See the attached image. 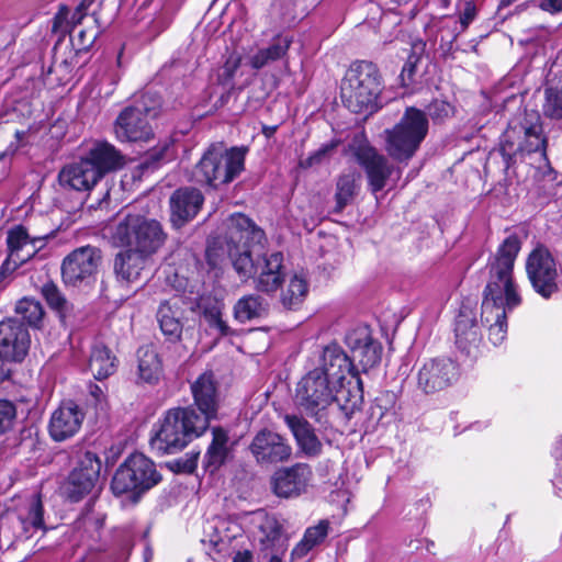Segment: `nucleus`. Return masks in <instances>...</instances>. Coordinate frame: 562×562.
<instances>
[{
  "label": "nucleus",
  "instance_id": "obj_12",
  "mask_svg": "<svg viewBox=\"0 0 562 562\" xmlns=\"http://www.w3.org/2000/svg\"><path fill=\"white\" fill-rule=\"evenodd\" d=\"M55 236V231L41 232L32 226L14 225L7 233V259L0 267V284L23 263L31 260Z\"/></svg>",
  "mask_w": 562,
  "mask_h": 562
},
{
  "label": "nucleus",
  "instance_id": "obj_21",
  "mask_svg": "<svg viewBox=\"0 0 562 562\" xmlns=\"http://www.w3.org/2000/svg\"><path fill=\"white\" fill-rule=\"evenodd\" d=\"M249 451L259 464L286 461L292 452L285 438L268 429H262L256 434L249 445Z\"/></svg>",
  "mask_w": 562,
  "mask_h": 562
},
{
  "label": "nucleus",
  "instance_id": "obj_48",
  "mask_svg": "<svg viewBox=\"0 0 562 562\" xmlns=\"http://www.w3.org/2000/svg\"><path fill=\"white\" fill-rule=\"evenodd\" d=\"M16 417V409L12 402L0 400V434L9 430Z\"/></svg>",
  "mask_w": 562,
  "mask_h": 562
},
{
  "label": "nucleus",
  "instance_id": "obj_32",
  "mask_svg": "<svg viewBox=\"0 0 562 562\" xmlns=\"http://www.w3.org/2000/svg\"><path fill=\"white\" fill-rule=\"evenodd\" d=\"M292 38L288 35H278L263 48H259L247 57V64L254 69H261L269 64L283 58L289 50Z\"/></svg>",
  "mask_w": 562,
  "mask_h": 562
},
{
  "label": "nucleus",
  "instance_id": "obj_14",
  "mask_svg": "<svg viewBox=\"0 0 562 562\" xmlns=\"http://www.w3.org/2000/svg\"><path fill=\"white\" fill-rule=\"evenodd\" d=\"M349 153L363 168L369 189L373 194L383 190L394 172V167L389 160L373 148L362 136L357 135L348 145Z\"/></svg>",
  "mask_w": 562,
  "mask_h": 562
},
{
  "label": "nucleus",
  "instance_id": "obj_24",
  "mask_svg": "<svg viewBox=\"0 0 562 562\" xmlns=\"http://www.w3.org/2000/svg\"><path fill=\"white\" fill-rule=\"evenodd\" d=\"M171 222L173 226L181 227L199 213L204 196L199 189L180 188L170 196Z\"/></svg>",
  "mask_w": 562,
  "mask_h": 562
},
{
  "label": "nucleus",
  "instance_id": "obj_39",
  "mask_svg": "<svg viewBox=\"0 0 562 562\" xmlns=\"http://www.w3.org/2000/svg\"><path fill=\"white\" fill-rule=\"evenodd\" d=\"M308 293V283L303 274L294 273L281 292V302L288 308H296Z\"/></svg>",
  "mask_w": 562,
  "mask_h": 562
},
{
  "label": "nucleus",
  "instance_id": "obj_27",
  "mask_svg": "<svg viewBox=\"0 0 562 562\" xmlns=\"http://www.w3.org/2000/svg\"><path fill=\"white\" fill-rule=\"evenodd\" d=\"M151 257L130 248L119 252L114 260L116 277L128 283L140 280L142 274L149 266Z\"/></svg>",
  "mask_w": 562,
  "mask_h": 562
},
{
  "label": "nucleus",
  "instance_id": "obj_50",
  "mask_svg": "<svg viewBox=\"0 0 562 562\" xmlns=\"http://www.w3.org/2000/svg\"><path fill=\"white\" fill-rule=\"evenodd\" d=\"M205 317L212 326L220 330L222 335H226L228 333V326L222 319V312L218 307L205 311Z\"/></svg>",
  "mask_w": 562,
  "mask_h": 562
},
{
  "label": "nucleus",
  "instance_id": "obj_55",
  "mask_svg": "<svg viewBox=\"0 0 562 562\" xmlns=\"http://www.w3.org/2000/svg\"><path fill=\"white\" fill-rule=\"evenodd\" d=\"M233 562H252V554L249 550L238 551L233 558Z\"/></svg>",
  "mask_w": 562,
  "mask_h": 562
},
{
  "label": "nucleus",
  "instance_id": "obj_60",
  "mask_svg": "<svg viewBox=\"0 0 562 562\" xmlns=\"http://www.w3.org/2000/svg\"><path fill=\"white\" fill-rule=\"evenodd\" d=\"M516 0H501L499 8H506L513 4Z\"/></svg>",
  "mask_w": 562,
  "mask_h": 562
},
{
  "label": "nucleus",
  "instance_id": "obj_26",
  "mask_svg": "<svg viewBox=\"0 0 562 562\" xmlns=\"http://www.w3.org/2000/svg\"><path fill=\"white\" fill-rule=\"evenodd\" d=\"M194 404L199 408L198 416L206 418V428L218 409V394L214 375L211 372L201 374L191 385Z\"/></svg>",
  "mask_w": 562,
  "mask_h": 562
},
{
  "label": "nucleus",
  "instance_id": "obj_56",
  "mask_svg": "<svg viewBox=\"0 0 562 562\" xmlns=\"http://www.w3.org/2000/svg\"><path fill=\"white\" fill-rule=\"evenodd\" d=\"M79 46H80V49H88L94 42L95 40V35H92V37L86 42L85 37H86V32L85 31H81L79 33Z\"/></svg>",
  "mask_w": 562,
  "mask_h": 562
},
{
  "label": "nucleus",
  "instance_id": "obj_46",
  "mask_svg": "<svg viewBox=\"0 0 562 562\" xmlns=\"http://www.w3.org/2000/svg\"><path fill=\"white\" fill-rule=\"evenodd\" d=\"M173 142L166 138L153 147L147 156L151 164H159L160 161L169 160L173 156Z\"/></svg>",
  "mask_w": 562,
  "mask_h": 562
},
{
  "label": "nucleus",
  "instance_id": "obj_19",
  "mask_svg": "<svg viewBox=\"0 0 562 562\" xmlns=\"http://www.w3.org/2000/svg\"><path fill=\"white\" fill-rule=\"evenodd\" d=\"M31 347L29 329L15 318L0 322V356L9 362H21Z\"/></svg>",
  "mask_w": 562,
  "mask_h": 562
},
{
  "label": "nucleus",
  "instance_id": "obj_15",
  "mask_svg": "<svg viewBox=\"0 0 562 562\" xmlns=\"http://www.w3.org/2000/svg\"><path fill=\"white\" fill-rule=\"evenodd\" d=\"M526 270L533 289L541 296L548 299L558 291L557 262L546 247L538 246L531 251Z\"/></svg>",
  "mask_w": 562,
  "mask_h": 562
},
{
  "label": "nucleus",
  "instance_id": "obj_33",
  "mask_svg": "<svg viewBox=\"0 0 562 562\" xmlns=\"http://www.w3.org/2000/svg\"><path fill=\"white\" fill-rule=\"evenodd\" d=\"M284 420L305 453L314 456L321 451L322 443L306 419L296 415H286Z\"/></svg>",
  "mask_w": 562,
  "mask_h": 562
},
{
  "label": "nucleus",
  "instance_id": "obj_41",
  "mask_svg": "<svg viewBox=\"0 0 562 562\" xmlns=\"http://www.w3.org/2000/svg\"><path fill=\"white\" fill-rule=\"evenodd\" d=\"M15 313L27 322L30 326L36 328L40 327L44 317L42 304L30 297H23L18 301L15 305Z\"/></svg>",
  "mask_w": 562,
  "mask_h": 562
},
{
  "label": "nucleus",
  "instance_id": "obj_17",
  "mask_svg": "<svg viewBox=\"0 0 562 562\" xmlns=\"http://www.w3.org/2000/svg\"><path fill=\"white\" fill-rule=\"evenodd\" d=\"M460 376L459 366L449 358L430 359L417 372V386L425 394L440 392L453 385Z\"/></svg>",
  "mask_w": 562,
  "mask_h": 562
},
{
  "label": "nucleus",
  "instance_id": "obj_38",
  "mask_svg": "<svg viewBox=\"0 0 562 562\" xmlns=\"http://www.w3.org/2000/svg\"><path fill=\"white\" fill-rule=\"evenodd\" d=\"M328 521L321 520L316 526L305 530L302 540L293 548L292 559H302L315 547L324 541L328 535Z\"/></svg>",
  "mask_w": 562,
  "mask_h": 562
},
{
  "label": "nucleus",
  "instance_id": "obj_7",
  "mask_svg": "<svg viewBox=\"0 0 562 562\" xmlns=\"http://www.w3.org/2000/svg\"><path fill=\"white\" fill-rule=\"evenodd\" d=\"M546 145L540 115L535 111H525L509 122L502 136L501 151L508 161L532 153H540L541 158L546 159Z\"/></svg>",
  "mask_w": 562,
  "mask_h": 562
},
{
  "label": "nucleus",
  "instance_id": "obj_11",
  "mask_svg": "<svg viewBox=\"0 0 562 562\" xmlns=\"http://www.w3.org/2000/svg\"><path fill=\"white\" fill-rule=\"evenodd\" d=\"M428 133L426 114L416 108H407L401 121L386 131L387 154L397 161L411 159Z\"/></svg>",
  "mask_w": 562,
  "mask_h": 562
},
{
  "label": "nucleus",
  "instance_id": "obj_61",
  "mask_svg": "<svg viewBox=\"0 0 562 562\" xmlns=\"http://www.w3.org/2000/svg\"><path fill=\"white\" fill-rule=\"evenodd\" d=\"M224 529L227 530V531L231 529L229 527L225 528V522L224 521L220 522V525L216 526V530L218 532H222Z\"/></svg>",
  "mask_w": 562,
  "mask_h": 562
},
{
  "label": "nucleus",
  "instance_id": "obj_49",
  "mask_svg": "<svg viewBox=\"0 0 562 562\" xmlns=\"http://www.w3.org/2000/svg\"><path fill=\"white\" fill-rule=\"evenodd\" d=\"M476 15V5L472 1H467L463 5V9L459 13L461 31H465L468 26L475 20Z\"/></svg>",
  "mask_w": 562,
  "mask_h": 562
},
{
  "label": "nucleus",
  "instance_id": "obj_6",
  "mask_svg": "<svg viewBox=\"0 0 562 562\" xmlns=\"http://www.w3.org/2000/svg\"><path fill=\"white\" fill-rule=\"evenodd\" d=\"M344 104L353 113H373L382 91L379 69L370 61H358L347 70L340 88Z\"/></svg>",
  "mask_w": 562,
  "mask_h": 562
},
{
  "label": "nucleus",
  "instance_id": "obj_18",
  "mask_svg": "<svg viewBox=\"0 0 562 562\" xmlns=\"http://www.w3.org/2000/svg\"><path fill=\"white\" fill-rule=\"evenodd\" d=\"M101 461L94 452L81 453L65 485L68 498L78 502L89 494L99 479Z\"/></svg>",
  "mask_w": 562,
  "mask_h": 562
},
{
  "label": "nucleus",
  "instance_id": "obj_63",
  "mask_svg": "<svg viewBox=\"0 0 562 562\" xmlns=\"http://www.w3.org/2000/svg\"><path fill=\"white\" fill-rule=\"evenodd\" d=\"M25 133L24 132H20V131H16L15 133V137L20 140L24 137Z\"/></svg>",
  "mask_w": 562,
  "mask_h": 562
},
{
  "label": "nucleus",
  "instance_id": "obj_64",
  "mask_svg": "<svg viewBox=\"0 0 562 562\" xmlns=\"http://www.w3.org/2000/svg\"><path fill=\"white\" fill-rule=\"evenodd\" d=\"M40 221L43 223V224H47L48 223V218L45 217V216H41Z\"/></svg>",
  "mask_w": 562,
  "mask_h": 562
},
{
  "label": "nucleus",
  "instance_id": "obj_43",
  "mask_svg": "<svg viewBox=\"0 0 562 562\" xmlns=\"http://www.w3.org/2000/svg\"><path fill=\"white\" fill-rule=\"evenodd\" d=\"M542 109L546 116L554 120L562 119V89H546V101Z\"/></svg>",
  "mask_w": 562,
  "mask_h": 562
},
{
  "label": "nucleus",
  "instance_id": "obj_10",
  "mask_svg": "<svg viewBox=\"0 0 562 562\" xmlns=\"http://www.w3.org/2000/svg\"><path fill=\"white\" fill-rule=\"evenodd\" d=\"M428 133L426 114L416 108H407L401 121L386 131L387 154L397 161L411 159Z\"/></svg>",
  "mask_w": 562,
  "mask_h": 562
},
{
  "label": "nucleus",
  "instance_id": "obj_58",
  "mask_svg": "<svg viewBox=\"0 0 562 562\" xmlns=\"http://www.w3.org/2000/svg\"><path fill=\"white\" fill-rule=\"evenodd\" d=\"M277 131V126H265L262 132L267 137H271Z\"/></svg>",
  "mask_w": 562,
  "mask_h": 562
},
{
  "label": "nucleus",
  "instance_id": "obj_13",
  "mask_svg": "<svg viewBox=\"0 0 562 562\" xmlns=\"http://www.w3.org/2000/svg\"><path fill=\"white\" fill-rule=\"evenodd\" d=\"M147 95L124 108L113 124L115 138L121 143H149L155 137L150 121L157 116L155 105H147Z\"/></svg>",
  "mask_w": 562,
  "mask_h": 562
},
{
  "label": "nucleus",
  "instance_id": "obj_16",
  "mask_svg": "<svg viewBox=\"0 0 562 562\" xmlns=\"http://www.w3.org/2000/svg\"><path fill=\"white\" fill-rule=\"evenodd\" d=\"M101 262L100 251L92 246L75 249L61 263V278L66 285L78 286L88 282L97 272Z\"/></svg>",
  "mask_w": 562,
  "mask_h": 562
},
{
  "label": "nucleus",
  "instance_id": "obj_28",
  "mask_svg": "<svg viewBox=\"0 0 562 562\" xmlns=\"http://www.w3.org/2000/svg\"><path fill=\"white\" fill-rule=\"evenodd\" d=\"M86 159L99 171L100 178L108 172L122 168L125 164L124 156L108 142L97 143L88 153Z\"/></svg>",
  "mask_w": 562,
  "mask_h": 562
},
{
  "label": "nucleus",
  "instance_id": "obj_40",
  "mask_svg": "<svg viewBox=\"0 0 562 562\" xmlns=\"http://www.w3.org/2000/svg\"><path fill=\"white\" fill-rule=\"evenodd\" d=\"M267 313L263 300L258 295L241 297L234 307L235 318L240 323L261 318Z\"/></svg>",
  "mask_w": 562,
  "mask_h": 562
},
{
  "label": "nucleus",
  "instance_id": "obj_51",
  "mask_svg": "<svg viewBox=\"0 0 562 562\" xmlns=\"http://www.w3.org/2000/svg\"><path fill=\"white\" fill-rule=\"evenodd\" d=\"M537 5L550 14L562 13V0H536Z\"/></svg>",
  "mask_w": 562,
  "mask_h": 562
},
{
  "label": "nucleus",
  "instance_id": "obj_44",
  "mask_svg": "<svg viewBox=\"0 0 562 562\" xmlns=\"http://www.w3.org/2000/svg\"><path fill=\"white\" fill-rule=\"evenodd\" d=\"M338 146V142L331 140L327 144L322 145L317 150L312 153L307 158L300 161V167L307 169L313 166L319 165L331 156L333 151Z\"/></svg>",
  "mask_w": 562,
  "mask_h": 562
},
{
  "label": "nucleus",
  "instance_id": "obj_31",
  "mask_svg": "<svg viewBox=\"0 0 562 562\" xmlns=\"http://www.w3.org/2000/svg\"><path fill=\"white\" fill-rule=\"evenodd\" d=\"M247 521L250 525V531L258 541L266 546H274L281 535V525L278 519L265 510H256L247 515Z\"/></svg>",
  "mask_w": 562,
  "mask_h": 562
},
{
  "label": "nucleus",
  "instance_id": "obj_42",
  "mask_svg": "<svg viewBox=\"0 0 562 562\" xmlns=\"http://www.w3.org/2000/svg\"><path fill=\"white\" fill-rule=\"evenodd\" d=\"M21 522L25 531L30 528L35 530L43 529V505L38 497H34L30 505L27 514L21 518Z\"/></svg>",
  "mask_w": 562,
  "mask_h": 562
},
{
  "label": "nucleus",
  "instance_id": "obj_2",
  "mask_svg": "<svg viewBox=\"0 0 562 562\" xmlns=\"http://www.w3.org/2000/svg\"><path fill=\"white\" fill-rule=\"evenodd\" d=\"M520 250L517 236L507 237L490 265V279L481 306V323L487 328L488 339L501 345L507 335V315L521 303V295L513 278L515 259Z\"/></svg>",
  "mask_w": 562,
  "mask_h": 562
},
{
  "label": "nucleus",
  "instance_id": "obj_3",
  "mask_svg": "<svg viewBox=\"0 0 562 562\" xmlns=\"http://www.w3.org/2000/svg\"><path fill=\"white\" fill-rule=\"evenodd\" d=\"M228 254L238 276L254 279L261 292H274L283 280V255L279 251L260 256L259 244L263 232L244 214L229 218Z\"/></svg>",
  "mask_w": 562,
  "mask_h": 562
},
{
  "label": "nucleus",
  "instance_id": "obj_57",
  "mask_svg": "<svg viewBox=\"0 0 562 562\" xmlns=\"http://www.w3.org/2000/svg\"><path fill=\"white\" fill-rule=\"evenodd\" d=\"M414 70H415V65L411 61L406 63L403 67L402 74H401L402 80H405V77L411 79L414 74Z\"/></svg>",
  "mask_w": 562,
  "mask_h": 562
},
{
  "label": "nucleus",
  "instance_id": "obj_29",
  "mask_svg": "<svg viewBox=\"0 0 562 562\" xmlns=\"http://www.w3.org/2000/svg\"><path fill=\"white\" fill-rule=\"evenodd\" d=\"M456 344L468 353L475 349L481 341L480 327L475 323L474 313L468 307L460 310L456 319Z\"/></svg>",
  "mask_w": 562,
  "mask_h": 562
},
{
  "label": "nucleus",
  "instance_id": "obj_30",
  "mask_svg": "<svg viewBox=\"0 0 562 562\" xmlns=\"http://www.w3.org/2000/svg\"><path fill=\"white\" fill-rule=\"evenodd\" d=\"M138 381L157 385L164 376L162 360L153 346L140 347L137 351Z\"/></svg>",
  "mask_w": 562,
  "mask_h": 562
},
{
  "label": "nucleus",
  "instance_id": "obj_23",
  "mask_svg": "<svg viewBox=\"0 0 562 562\" xmlns=\"http://www.w3.org/2000/svg\"><path fill=\"white\" fill-rule=\"evenodd\" d=\"M312 471L305 464H295L277 471L272 477V487L279 497H296L306 490Z\"/></svg>",
  "mask_w": 562,
  "mask_h": 562
},
{
  "label": "nucleus",
  "instance_id": "obj_34",
  "mask_svg": "<svg viewBox=\"0 0 562 562\" xmlns=\"http://www.w3.org/2000/svg\"><path fill=\"white\" fill-rule=\"evenodd\" d=\"M213 439L204 454V468L211 473L224 464L229 453V437L226 430L215 427L212 430Z\"/></svg>",
  "mask_w": 562,
  "mask_h": 562
},
{
  "label": "nucleus",
  "instance_id": "obj_36",
  "mask_svg": "<svg viewBox=\"0 0 562 562\" xmlns=\"http://www.w3.org/2000/svg\"><path fill=\"white\" fill-rule=\"evenodd\" d=\"M361 186V176L357 170H348L339 175L336 181L335 201L336 211L341 212L358 194Z\"/></svg>",
  "mask_w": 562,
  "mask_h": 562
},
{
  "label": "nucleus",
  "instance_id": "obj_20",
  "mask_svg": "<svg viewBox=\"0 0 562 562\" xmlns=\"http://www.w3.org/2000/svg\"><path fill=\"white\" fill-rule=\"evenodd\" d=\"M345 342L351 352L350 361H358L364 371L376 366L381 360L382 346L371 336V330L366 325L350 329L345 337Z\"/></svg>",
  "mask_w": 562,
  "mask_h": 562
},
{
  "label": "nucleus",
  "instance_id": "obj_5",
  "mask_svg": "<svg viewBox=\"0 0 562 562\" xmlns=\"http://www.w3.org/2000/svg\"><path fill=\"white\" fill-rule=\"evenodd\" d=\"M113 245L151 257L165 244L167 234L159 221L139 213L119 214L109 227Z\"/></svg>",
  "mask_w": 562,
  "mask_h": 562
},
{
  "label": "nucleus",
  "instance_id": "obj_52",
  "mask_svg": "<svg viewBox=\"0 0 562 562\" xmlns=\"http://www.w3.org/2000/svg\"><path fill=\"white\" fill-rule=\"evenodd\" d=\"M271 547V550L262 555V562H282L285 548L283 546Z\"/></svg>",
  "mask_w": 562,
  "mask_h": 562
},
{
  "label": "nucleus",
  "instance_id": "obj_53",
  "mask_svg": "<svg viewBox=\"0 0 562 562\" xmlns=\"http://www.w3.org/2000/svg\"><path fill=\"white\" fill-rule=\"evenodd\" d=\"M233 527H234V529H235V531H236V532H234L233 535H221V536L218 537V539H216V540H212V542L214 543V547L216 548V550H217L218 552H223V551H225V549H226V547H227L228 542H229L233 538H236V537H237V533H238V531H239V528H238L236 525H234Z\"/></svg>",
  "mask_w": 562,
  "mask_h": 562
},
{
  "label": "nucleus",
  "instance_id": "obj_47",
  "mask_svg": "<svg viewBox=\"0 0 562 562\" xmlns=\"http://www.w3.org/2000/svg\"><path fill=\"white\" fill-rule=\"evenodd\" d=\"M454 113V108L445 100H435L428 105V114L435 122H441Z\"/></svg>",
  "mask_w": 562,
  "mask_h": 562
},
{
  "label": "nucleus",
  "instance_id": "obj_37",
  "mask_svg": "<svg viewBox=\"0 0 562 562\" xmlns=\"http://www.w3.org/2000/svg\"><path fill=\"white\" fill-rule=\"evenodd\" d=\"M157 322L162 334L169 340H178L181 337L182 323L180 321V311L169 301H165L159 305Z\"/></svg>",
  "mask_w": 562,
  "mask_h": 562
},
{
  "label": "nucleus",
  "instance_id": "obj_59",
  "mask_svg": "<svg viewBox=\"0 0 562 562\" xmlns=\"http://www.w3.org/2000/svg\"><path fill=\"white\" fill-rule=\"evenodd\" d=\"M555 453L562 458V437L559 439V441L557 442V447H555Z\"/></svg>",
  "mask_w": 562,
  "mask_h": 562
},
{
  "label": "nucleus",
  "instance_id": "obj_8",
  "mask_svg": "<svg viewBox=\"0 0 562 562\" xmlns=\"http://www.w3.org/2000/svg\"><path fill=\"white\" fill-rule=\"evenodd\" d=\"M246 147L223 149L211 146L200 159L194 170L196 181L213 188L232 182L245 169Z\"/></svg>",
  "mask_w": 562,
  "mask_h": 562
},
{
  "label": "nucleus",
  "instance_id": "obj_45",
  "mask_svg": "<svg viewBox=\"0 0 562 562\" xmlns=\"http://www.w3.org/2000/svg\"><path fill=\"white\" fill-rule=\"evenodd\" d=\"M42 294L53 310L63 311L66 307L67 301L55 283H45L42 286Z\"/></svg>",
  "mask_w": 562,
  "mask_h": 562
},
{
  "label": "nucleus",
  "instance_id": "obj_54",
  "mask_svg": "<svg viewBox=\"0 0 562 562\" xmlns=\"http://www.w3.org/2000/svg\"><path fill=\"white\" fill-rule=\"evenodd\" d=\"M11 368L10 362L7 361L2 356H0V384L11 376Z\"/></svg>",
  "mask_w": 562,
  "mask_h": 562
},
{
  "label": "nucleus",
  "instance_id": "obj_25",
  "mask_svg": "<svg viewBox=\"0 0 562 562\" xmlns=\"http://www.w3.org/2000/svg\"><path fill=\"white\" fill-rule=\"evenodd\" d=\"M63 188L75 191H90L100 180V173L85 158L66 165L58 175Z\"/></svg>",
  "mask_w": 562,
  "mask_h": 562
},
{
  "label": "nucleus",
  "instance_id": "obj_1",
  "mask_svg": "<svg viewBox=\"0 0 562 562\" xmlns=\"http://www.w3.org/2000/svg\"><path fill=\"white\" fill-rule=\"evenodd\" d=\"M304 374L296 383L294 402L306 416L322 422L329 408L338 403L352 408L359 397V389L351 391L352 380L361 381L349 356L337 342L316 346L307 356Z\"/></svg>",
  "mask_w": 562,
  "mask_h": 562
},
{
  "label": "nucleus",
  "instance_id": "obj_22",
  "mask_svg": "<svg viewBox=\"0 0 562 562\" xmlns=\"http://www.w3.org/2000/svg\"><path fill=\"white\" fill-rule=\"evenodd\" d=\"M83 409L72 401L60 404L50 416L48 431L53 440L64 441L74 437L85 419Z\"/></svg>",
  "mask_w": 562,
  "mask_h": 562
},
{
  "label": "nucleus",
  "instance_id": "obj_9",
  "mask_svg": "<svg viewBox=\"0 0 562 562\" xmlns=\"http://www.w3.org/2000/svg\"><path fill=\"white\" fill-rule=\"evenodd\" d=\"M161 480L155 463L143 453H133L115 471L111 488L115 495L127 494L137 501Z\"/></svg>",
  "mask_w": 562,
  "mask_h": 562
},
{
  "label": "nucleus",
  "instance_id": "obj_35",
  "mask_svg": "<svg viewBox=\"0 0 562 562\" xmlns=\"http://www.w3.org/2000/svg\"><path fill=\"white\" fill-rule=\"evenodd\" d=\"M116 357L101 342L92 346L88 368L94 379L103 380L113 374L116 370Z\"/></svg>",
  "mask_w": 562,
  "mask_h": 562
},
{
  "label": "nucleus",
  "instance_id": "obj_62",
  "mask_svg": "<svg viewBox=\"0 0 562 562\" xmlns=\"http://www.w3.org/2000/svg\"><path fill=\"white\" fill-rule=\"evenodd\" d=\"M92 395L98 396V393H101V390L99 386H94L93 390H91Z\"/></svg>",
  "mask_w": 562,
  "mask_h": 562
},
{
  "label": "nucleus",
  "instance_id": "obj_4",
  "mask_svg": "<svg viewBox=\"0 0 562 562\" xmlns=\"http://www.w3.org/2000/svg\"><path fill=\"white\" fill-rule=\"evenodd\" d=\"M206 429V418L194 408H171L155 425L150 446L160 454L177 453Z\"/></svg>",
  "mask_w": 562,
  "mask_h": 562
}]
</instances>
